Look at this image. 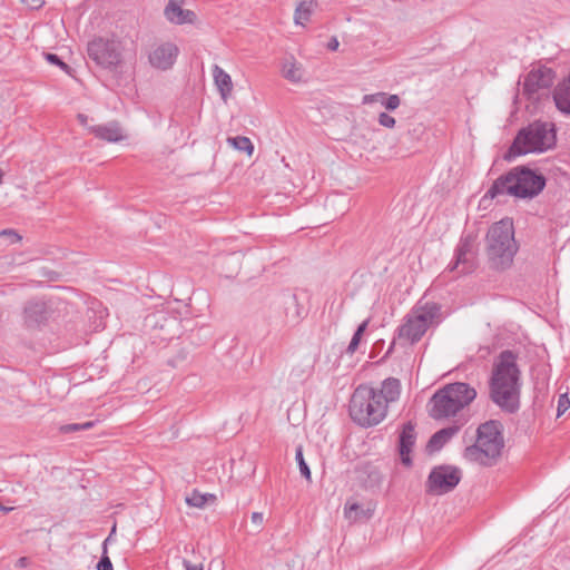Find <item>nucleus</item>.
Here are the masks:
<instances>
[{
	"label": "nucleus",
	"mask_w": 570,
	"mask_h": 570,
	"mask_svg": "<svg viewBox=\"0 0 570 570\" xmlns=\"http://www.w3.org/2000/svg\"><path fill=\"white\" fill-rule=\"evenodd\" d=\"M345 518L351 522H356L362 519H370L373 511L371 509H362L356 502H346L344 508Z\"/></svg>",
	"instance_id": "obj_22"
},
{
	"label": "nucleus",
	"mask_w": 570,
	"mask_h": 570,
	"mask_svg": "<svg viewBox=\"0 0 570 570\" xmlns=\"http://www.w3.org/2000/svg\"><path fill=\"white\" fill-rule=\"evenodd\" d=\"M370 323V320H365L363 321L356 328L355 333L353 334V337L348 344V346L346 347V353L347 354H354L358 347V344L361 342V338H362V335L364 334V332L366 331L367 328V325Z\"/></svg>",
	"instance_id": "obj_27"
},
{
	"label": "nucleus",
	"mask_w": 570,
	"mask_h": 570,
	"mask_svg": "<svg viewBox=\"0 0 570 570\" xmlns=\"http://www.w3.org/2000/svg\"><path fill=\"white\" fill-rule=\"evenodd\" d=\"M505 196L532 198L534 196V170L528 166H517L498 177L481 199L484 205L489 199L503 202Z\"/></svg>",
	"instance_id": "obj_6"
},
{
	"label": "nucleus",
	"mask_w": 570,
	"mask_h": 570,
	"mask_svg": "<svg viewBox=\"0 0 570 570\" xmlns=\"http://www.w3.org/2000/svg\"><path fill=\"white\" fill-rule=\"evenodd\" d=\"M423 131H424L423 125L419 124L412 130H410V134L412 136L419 137Z\"/></svg>",
	"instance_id": "obj_44"
},
{
	"label": "nucleus",
	"mask_w": 570,
	"mask_h": 570,
	"mask_svg": "<svg viewBox=\"0 0 570 570\" xmlns=\"http://www.w3.org/2000/svg\"><path fill=\"white\" fill-rule=\"evenodd\" d=\"M553 99L557 108L566 114H570V76L554 91Z\"/></svg>",
	"instance_id": "obj_21"
},
{
	"label": "nucleus",
	"mask_w": 570,
	"mask_h": 570,
	"mask_svg": "<svg viewBox=\"0 0 570 570\" xmlns=\"http://www.w3.org/2000/svg\"><path fill=\"white\" fill-rule=\"evenodd\" d=\"M400 393V381L394 377L384 380L380 389L360 385L350 400V416L361 426L376 425L386 416L389 404L399 400Z\"/></svg>",
	"instance_id": "obj_1"
},
{
	"label": "nucleus",
	"mask_w": 570,
	"mask_h": 570,
	"mask_svg": "<svg viewBox=\"0 0 570 570\" xmlns=\"http://www.w3.org/2000/svg\"><path fill=\"white\" fill-rule=\"evenodd\" d=\"M227 142L233 146L235 149L239 151H245L248 156H252L254 153V145L248 137L245 136H236L228 137Z\"/></svg>",
	"instance_id": "obj_26"
},
{
	"label": "nucleus",
	"mask_w": 570,
	"mask_h": 570,
	"mask_svg": "<svg viewBox=\"0 0 570 570\" xmlns=\"http://www.w3.org/2000/svg\"><path fill=\"white\" fill-rule=\"evenodd\" d=\"M439 315L440 306L435 303L415 305L399 327V338L411 344L419 342Z\"/></svg>",
	"instance_id": "obj_8"
},
{
	"label": "nucleus",
	"mask_w": 570,
	"mask_h": 570,
	"mask_svg": "<svg viewBox=\"0 0 570 570\" xmlns=\"http://www.w3.org/2000/svg\"><path fill=\"white\" fill-rule=\"evenodd\" d=\"M77 119L79 120V122L85 126V127H90L89 126V118L88 116L83 115V114H78L77 116Z\"/></svg>",
	"instance_id": "obj_45"
},
{
	"label": "nucleus",
	"mask_w": 570,
	"mask_h": 570,
	"mask_svg": "<svg viewBox=\"0 0 570 570\" xmlns=\"http://www.w3.org/2000/svg\"><path fill=\"white\" fill-rule=\"evenodd\" d=\"M461 478V470L454 465L434 466L426 481V492L433 495L445 494L459 484Z\"/></svg>",
	"instance_id": "obj_10"
},
{
	"label": "nucleus",
	"mask_w": 570,
	"mask_h": 570,
	"mask_svg": "<svg viewBox=\"0 0 570 570\" xmlns=\"http://www.w3.org/2000/svg\"><path fill=\"white\" fill-rule=\"evenodd\" d=\"M0 237L8 238L10 244L18 243L21 239V237L12 229L1 230Z\"/></svg>",
	"instance_id": "obj_38"
},
{
	"label": "nucleus",
	"mask_w": 570,
	"mask_h": 570,
	"mask_svg": "<svg viewBox=\"0 0 570 570\" xmlns=\"http://www.w3.org/2000/svg\"><path fill=\"white\" fill-rule=\"evenodd\" d=\"M476 397V391L468 383H450L438 390L428 403L429 415L436 420L456 416Z\"/></svg>",
	"instance_id": "obj_4"
},
{
	"label": "nucleus",
	"mask_w": 570,
	"mask_h": 570,
	"mask_svg": "<svg viewBox=\"0 0 570 570\" xmlns=\"http://www.w3.org/2000/svg\"><path fill=\"white\" fill-rule=\"evenodd\" d=\"M183 567L185 570H204L203 564L200 563H193L189 560L184 559L183 560Z\"/></svg>",
	"instance_id": "obj_40"
},
{
	"label": "nucleus",
	"mask_w": 570,
	"mask_h": 570,
	"mask_svg": "<svg viewBox=\"0 0 570 570\" xmlns=\"http://www.w3.org/2000/svg\"><path fill=\"white\" fill-rule=\"evenodd\" d=\"M213 78L222 99L227 101L233 91V81L230 76L218 65H215L213 67Z\"/></svg>",
	"instance_id": "obj_19"
},
{
	"label": "nucleus",
	"mask_w": 570,
	"mask_h": 570,
	"mask_svg": "<svg viewBox=\"0 0 570 570\" xmlns=\"http://www.w3.org/2000/svg\"><path fill=\"white\" fill-rule=\"evenodd\" d=\"M28 564H29V560H28V558H26V557H21V558H19V559L17 560V563H16V566H17V567H19V568H24V567H27Z\"/></svg>",
	"instance_id": "obj_47"
},
{
	"label": "nucleus",
	"mask_w": 570,
	"mask_h": 570,
	"mask_svg": "<svg viewBox=\"0 0 570 570\" xmlns=\"http://www.w3.org/2000/svg\"><path fill=\"white\" fill-rule=\"evenodd\" d=\"M518 244L514 238L513 222L505 216L494 223L485 236V254L491 268L505 269L511 266Z\"/></svg>",
	"instance_id": "obj_3"
},
{
	"label": "nucleus",
	"mask_w": 570,
	"mask_h": 570,
	"mask_svg": "<svg viewBox=\"0 0 570 570\" xmlns=\"http://www.w3.org/2000/svg\"><path fill=\"white\" fill-rule=\"evenodd\" d=\"M340 43H338V40L336 37H333L331 38V40L328 41L327 43V48L331 50V51H335L337 50Z\"/></svg>",
	"instance_id": "obj_43"
},
{
	"label": "nucleus",
	"mask_w": 570,
	"mask_h": 570,
	"mask_svg": "<svg viewBox=\"0 0 570 570\" xmlns=\"http://www.w3.org/2000/svg\"><path fill=\"white\" fill-rule=\"evenodd\" d=\"M504 446L502 425L498 421H489L476 430L474 444L465 448L463 456L466 461L484 466L493 465Z\"/></svg>",
	"instance_id": "obj_5"
},
{
	"label": "nucleus",
	"mask_w": 570,
	"mask_h": 570,
	"mask_svg": "<svg viewBox=\"0 0 570 570\" xmlns=\"http://www.w3.org/2000/svg\"><path fill=\"white\" fill-rule=\"evenodd\" d=\"M315 1L314 0H299L294 14V20L296 24H304L309 20V17L314 10Z\"/></svg>",
	"instance_id": "obj_23"
},
{
	"label": "nucleus",
	"mask_w": 570,
	"mask_h": 570,
	"mask_svg": "<svg viewBox=\"0 0 570 570\" xmlns=\"http://www.w3.org/2000/svg\"><path fill=\"white\" fill-rule=\"evenodd\" d=\"M530 153H534V127L532 124L519 130L503 159L511 161L518 156Z\"/></svg>",
	"instance_id": "obj_11"
},
{
	"label": "nucleus",
	"mask_w": 570,
	"mask_h": 570,
	"mask_svg": "<svg viewBox=\"0 0 570 570\" xmlns=\"http://www.w3.org/2000/svg\"><path fill=\"white\" fill-rule=\"evenodd\" d=\"M21 2L31 9H39L43 4L42 0H21Z\"/></svg>",
	"instance_id": "obj_41"
},
{
	"label": "nucleus",
	"mask_w": 570,
	"mask_h": 570,
	"mask_svg": "<svg viewBox=\"0 0 570 570\" xmlns=\"http://www.w3.org/2000/svg\"><path fill=\"white\" fill-rule=\"evenodd\" d=\"M94 425H95V423L92 421H88L85 423H71V424L62 425L60 428V431L62 433H71V432H77V431H82V430H89Z\"/></svg>",
	"instance_id": "obj_31"
},
{
	"label": "nucleus",
	"mask_w": 570,
	"mask_h": 570,
	"mask_svg": "<svg viewBox=\"0 0 570 570\" xmlns=\"http://www.w3.org/2000/svg\"><path fill=\"white\" fill-rule=\"evenodd\" d=\"M519 376L514 354L511 351H503L494 364L490 397L504 412L513 413L519 409Z\"/></svg>",
	"instance_id": "obj_2"
},
{
	"label": "nucleus",
	"mask_w": 570,
	"mask_h": 570,
	"mask_svg": "<svg viewBox=\"0 0 570 570\" xmlns=\"http://www.w3.org/2000/svg\"><path fill=\"white\" fill-rule=\"evenodd\" d=\"M47 320L46 304L42 302H29L24 307V321L28 326H38Z\"/></svg>",
	"instance_id": "obj_20"
},
{
	"label": "nucleus",
	"mask_w": 570,
	"mask_h": 570,
	"mask_svg": "<svg viewBox=\"0 0 570 570\" xmlns=\"http://www.w3.org/2000/svg\"><path fill=\"white\" fill-rule=\"evenodd\" d=\"M415 444V430L411 422L403 425L400 434V455L405 465H411L412 460L410 453Z\"/></svg>",
	"instance_id": "obj_17"
},
{
	"label": "nucleus",
	"mask_w": 570,
	"mask_h": 570,
	"mask_svg": "<svg viewBox=\"0 0 570 570\" xmlns=\"http://www.w3.org/2000/svg\"><path fill=\"white\" fill-rule=\"evenodd\" d=\"M88 56L99 66L114 70L122 61V46L116 39L97 38L88 43Z\"/></svg>",
	"instance_id": "obj_9"
},
{
	"label": "nucleus",
	"mask_w": 570,
	"mask_h": 570,
	"mask_svg": "<svg viewBox=\"0 0 570 570\" xmlns=\"http://www.w3.org/2000/svg\"><path fill=\"white\" fill-rule=\"evenodd\" d=\"M115 531H116V528L114 527L112 530H111V533L109 534V537L104 541V544H102L104 553H102L99 562L97 563V570H114L112 563H111L109 557L107 556V544L110 541L111 534Z\"/></svg>",
	"instance_id": "obj_28"
},
{
	"label": "nucleus",
	"mask_w": 570,
	"mask_h": 570,
	"mask_svg": "<svg viewBox=\"0 0 570 570\" xmlns=\"http://www.w3.org/2000/svg\"><path fill=\"white\" fill-rule=\"evenodd\" d=\"M282 72L286 79H288L293 82L301 81L304 76V70L302 68V65L297 63L293 59L286 60L284 62Z\"/></svg>",
	"instance_id": "obj_24"
},
{
	"label": "nucleus",
	"mask_w": 570,
	"mask_h": 570,
	"mask_svg": "<svg viewBox=\"0 0 570 570\" xmlns=\"http://www.w3.org/2000/svg\"><path fill=\"white\" fill-rule=\"evenodd\" d=\"M384 98V92H376L371 95H365L362 99L364 105H371L374 102H380L382 105Z\"/></svg>",
	"instance_id": "obj_36"
},
{
	"label": "nucleus",
	"mask_w": 570,
	"mask_h": 570,
	"mask_svg": "<svg viewBox=\"0 0 570 570\" xmlns=\"http://www.w3.org/2000/svg\"><path fill=\"white\" fill-rule=\"evenodd\" d=\"M45 58L48 62H50L51 65H55V66H58L60 69H62L63 71L68 72L70 71V68L67 63H65L59 56L55 55V53H45Z\"/></svg>",
	"instance_id": "obj_34"
},
{
	"label": "nucleus",
	"mask_w": 570,
	"mask_h": 570,
	"mask_svg": "<svg viewBox=\"0 0 570 570\" xmlns=\"http://www.w3.org/2000/svg\"><path fill=\"white\" fill-rule=\"evenodd\" d=\"M252 523L256 525V528H261L264 522V515L262 512H253L250 515Z\"/></svg>",
	"instance_id": "obj_39"
},
{
	"label": "nucleus",
	"mask_w": 570,
	"mask_h": 570,
	"mask_svg": "<svg viewBox=\"0 0 570 570\" xmlns=\"http://www.w3.org/2000/svg\"><path fill=\"white\" fill-rule=\"evenodd\" d=\"M461 425L453 424L435 432L428 442V451H440L460 430Z\"/></svg>",
	"instance_id": "obj_18"
},
{
	"label": "nucleus",
	"mask_w": 570,
	"mask_h": 570,
	"mask_svg": "<svg viewBox=\"0 0 570 570\" xmlns=\"http://www.w3.org/2000/svg\"><path fill=\"white\" fill-rule=\"evenodd\" d=\"M534 92V70L529 71L523 81L522 95L531 100Z\"/></svg>",
	"instance_id": "obj_30"
},
{
	"label": "nucleus",
	"mask_w": 570,
	"mask_h": 570,
	"mask_svg": "<svg viewBox=\"0 0 570 570\" xmlns=\"http://www.w3.org/2000/svg\"><path fill=\"white\" fill-rule=\"evenodd\" d=\"M277 304L284 307L282 323H298L303 318V307L299 305L295 294L285 293L277 297Z\"/></svg>",
	"instance_id": "obj_13"
},
{
	"label": "nucleus",
	"mask_w": 570,
	"mask_h": 570,
	"mask_svg": "<svg viewBox=\"0 0 570 570\" xmlns=\"http://www.w3.org/2000/svg\"><path fill=\"white\" fill-rule=\"evenodd\" d=\"M2 177H3V173H2V170L0 169V184L2 183Z\"/></svg>",
	"instance_id": "obj_48"
},
{
	"label": "nucleus",
	"mask_w": 570,
	"mask_h": 570,
	"mask_svg": "<svg viewBox=\"0 0 570 570\" xmlns=\"http://www.w3.org/2000/svg\"><path fill=\"white\" fill-rule=\"evenodd\" d=\"M254 256H258L259 258L265 259L266 256H267V253L264 252V250H257V252L248 253L247 259H249V258H252Z\"/></svg>",
	"instance_id": "obj_46"
},
{
	"label": "nucleus",
	"mask_w": 570,
	"mask_h": 570,
	"mask_svg": "<svg viewBox=\"0 0 570 570\" xmlns=\"http://www.w3.org/2000/svg\"><path fill=\"white\" fill-rule=\"evenodd\" d=\"M89 131L95 135V137L108 142H119L126 138L122 128L116 121L91 126L89 127Z\"/></svg>",
	"instance_id": "obj_15"
},
{
	"label": "nucleus",
	"mask_w": 570,
	"mask_h": 570,
	"mask_svg": "<svg viewBox=\"0 0 570 570\" xmlns=\"http://www.w3.org/2000/svg\"><path fill=\"white\" fill-rule=\"evenodd\" d=\"M556 78V73L551 68L537 63V88L550 87Z\"/></svg>",
	"instance_id": "obj_25"
},
{
	"label": "nucleus",
	"mask_w": 570,
	"mask_h": 570,
	"mask_svg": "<svg viewBox=\"0 0 570 570\" xmlns=\"http://www.w3.org/2000/svg\"><path fill=\"white\" fill-rule=\"evenodd\" d=\"M295 460L298 464L301 474L307 480L311 481V470L307 465V463L304 460L303 455V449L302 446H298L295 452Z\"/></svg>",
	"instance_id": "obj_29"
},
{
	"label": "nucleus",
	"mask_w": 570,
	"mask_h": 570,
	"mask_svg": "<svg viewBox=\"0 0 570 570\" xmlns=\"http://www.w3.org/2000/svg\"><path fill=\"white\" fill-rule=\"evenodd\" d=\"M556 126L552 122L537 121V153H543L556 146Z\"/></svg>",
	"instance_id": "obj_16"
},
{
	"label": "nucleus",
	"mask_w": 570,
	"mask_h": 570,
	"mask_svg": "<svg viewBox=\"0 0 570 570\" xmlns=\"http://www.w3.org/2000/svg\"><path fill=\"white\" fill-rule=\"evenodd\" d=\"M186 503L190 507L202 508L206 503V497L197 491H194L191 495L186 498Z\"/></svg>",
	"instance_id": "obj_33"
},
{
	"label": "nucleus",
	"mask_w": 570,
	"mask_h": 570,
	"mask_svg": "<svg viewBox=\"0 0 570 570\" xmlns=\"http://www.w3.org/2000/svg\"><path fill=\"white\" fill-rule=\"evenodd\" d=\"M479 266V242L478 233L464 230L453 249V256L443 275L450 273L455 278L470 275Z\"/></svg>",
	"instance_id": "obj_7"
},
{
	"label": "nucleus",
	"mask_w": 570,
	"mask_h": 570,
	"mask_svg": "<svg viewBox=\"0 0 570 570\" xmlns=\"http://www.w3.org/2000/svg\"><path fill=\"white\" fill-rule=\"evenodd\" d=\"M546 187V178L541 174H537V195Z\"/></svg>",
	"instance_id": "obj_42"
},
{
	"label": "nucleus",
	"mask_w": 570,
	"mask_h": 570,
	"mask_svg": "<svg viewBox=\"0 0 570 570\" xmlns=\"http://www.w3.org/2000/svg\"><path fill=\"white\" fill-rule=\"evenodd\" d=\"M570 407V399L567 393L559 396L557 416H561Z\"/></svg>",
	"instance_id": "obj_35"
},
{
	"label": "nucleus",
	"mask_w": 570,
	"mask_h": 570,
	"mask_svg": "<svg viewBox=\"0 0 570 570\" xmlns=\"http://www.w3.org/2000/svg\"><path fill=\"white\" fill-rule=\"evenodd\" d=\"M179 53L178 47L173 42H164L154 47L148 56L149 63L160 70L170 69Z\"/></svg>",
	"instance_id": "obj_12"
},
{
	"label": "nucleus",
	"mask_w": 570,
	"mask_h": 570,
	"mask_svg": "<svg viewBox=\"0 0 570 570\" xmlns=\"http://www.w3.org/2000/svg\"><path fill=\"white\" fill-rule=\"evenodd\" d=\"M401 105V99L397 95H387L384 92V98L382 106H384L387 110H395Z\"/></svg>",
	"instance_id": "obj_32"
},
{
	"label": "nucleus",
	"mask_w": 570,
	"mask_h": 570,
	"mask_svg": "<svg viewBox=\"0 0 570 570\" xmlns=\"http://www.w3.org/2000/svg\"><path fill=\"white\" fill-rule=\"evenodd\" d=\"M379 124L386 128H393L395 126V119L386 112L379 115Z\"/></svg>",
	"instance_id": "obj_37"
},
{
	"label": "nucleus",
	"mask_w": 570,
	"mask_h": 570,
	"mask_svg": "<svg viewBox=\"0 0 570 570\" xmlns=\"http://www.w3.org/2000/svg\"><path fill=\"white\" fill-rule=\"evenodd\" d=\"M183 0H169L164 10V14L168 21L176 24L194 23L196 14L191 10L183 9Z\"/></svg>",
	"instance_id": "obj_14"
}]
</instances>
